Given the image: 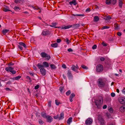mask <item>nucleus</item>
Instances as JSON below:
<instances>
[{"label": "nucleus", "mask_w": 125, "mask_h": 125, "mask_svg": "<svg viewBox=\"0 0 125 125\" xmlns=\"http://www.w3.org/2000/svg\"><path fill=\"white\" fill-rule=\"evenodd\" d=\"M18 47L20 49V50H23V48L22 47V46L20 45H18Z\"/></svg>", "instance_id": "nucleus-48"}, {"label": "nucleus", "mask_w": 125, "mask_h": 125, "mask_svg": "<svg viewBox=\"0 0 125 125\" xmlns=\"http://www.w3.org/2000/svg\"><path fill=\"white\" fill-rule=\"evenodd\" d=\"M105 3L109 5L111 4V0H106Z\"/></svg>", "instance_id": "nucleus-32"}, {"label": "nucleus", "mask_w": 125, "mask_h": 125, "mask_svg": "<svg viewBox=\"0 0 125 125\" xmlns=\"http://www.w3.org/2000/svg\"><path fill=\"white\" fill-rule=\"evenodd\" d=\"M93 122L92 120L90 118H88L85 121V124L86 125L90 124Z\"/></svg>", "instance_id": "nucleus-11"}, {"label": "nucleus", "mask_w": 125, "mask_h": 125, "mask_svg": "<svg viewBox=\"0 0 125 125\" xmlns=\"http://www.w3.org/2000/svg\"><path fill=\"white\" fill-rule=\"evenodd\" d=\"M51 101L49 100L48 102V107H50L51 106Z\"/></svg>", "instance_id": "nucleus-43"}, {"label": "nucleus", "mask_w": 125, "mask_h": 125, "mask_svg": "<svg viewBox=\"0 0 125 125\" xmlns=\"http://www.w3.org/2000/svg\"><path fill=\"white\" fill-rule=\"evenodd\" d=\"M102 44L103 46H107L108 44L107 43L104 42H103Z\"/></svg>", "instance_id": "nucleus-40"}, {"label": "nucleus", "mask_w": 125, "mask_h": 125, "mask_svg": "<svg viewBox=\"0 0 125 125\" xmlns=\"http://www.w3.org/2000/svg\"><path fill=\"white\" fill-rule=\"evenodd\" d=\"M69 3L71 5H76L77 4V3L75 0H73L72 1H70Z\"/></svg>", "instance_id": "nucleus-14"}, {"label": "nucleus", "mask_w": 125, "mask_h": 125, "mask_svg": "<svg viewBox=\"0 0 125 125\" xmlns=\"http://www.w3.org/2000/svg\"><path fill=\"white\" fill-rule=\"evenodd\" d=\"M123 3L121 0H119V6L120 8H122Z\"/></svg>", "instance_id": "nucleus-29"}, {"label": "nucleus", "mask_w": 125, "mask_h": 125, "mask_svg": "<svg viewBox=\"0 0 125 125\" xmlns=\"http://www.w3.org/2000/svg\"><path fill=\"white\" fill-rule=\"evenodd\" d=\"M52 25H49L51 27H54L55 28H60L61 27H55V26H56V25H57V23H53V22H52Z\"/></svg>", "instance_id": "nucleus-15"}, {"label": "nucleus", "mask_w": 125, "mask_h": 125, "mask_svg": "<svg viewBox=\"0 0 125 125\" xmlns=\"http://www.w3.org/2000/svg\"><path fill=\"white\" fill-rule=\"evenodd\" d=\"M43 65L44 67H48L49 66V65L48 63L46 62H44L43 63Z\"/></svg>", "instance_id": "nucleus-22"}, {"label": "nucleus", "mask_w": 125, "mask_h": 125, "mask_svg": "<svg viewBox=\"0 0 125 125\" xmlns=\"http://www.w3.org/2000/svg\"><path fill=\"white\" fill-rule=\"evenodd\" d=\"M98 84L99 87H102L104 86L105 83L103 82L102 80L101 79L99 80Z\"/></svg>", "instance_id": "nucleus-5"}, {"label": "nucleus", "mask_w": 125, "mask_h": 125, "mask_svg": "<svg viewBox=\"0 0 125 125\" xmlns=\"http://www.w3.org/2000/svg\"><path fill=\"white\" fill-rule=\"evenodd\" d=\"M19 9V7H15L14 8V9L16 10H17Z\"/></svg>", "instance_id": "nucleus-61"}, {"label": "nucleus", "mask_w": 125, "mask_h": 125, "mask_svg": "<svg viewBox=\"0 0 125 125\" xmlns=\"http://www.w3.org/2000/svg\"><path fill=\"white\" fill-rule=\"evenodd\" d=\"M59 115H57L54 116H53V118L55 119H57V118H58L59 119Z\"/></svg>", "instance_id": "nucleus-46"}, {"label": "nucleus", "mask_w": 125, "mask_h": 125, "mask_svg": "<svg viewBox=\"0 0 125 125\" xmlns=\"http://www.w3.org/2000/svg\"><path fill=\"white\" fill-rule=\"evenodd\" d=\"M97 45H94L92 47V48L93 49H96L97 48Z\"/></svg>", "instance_id": "nucleus-49"}, {"label": "nucleus", "mask_w": 125, "mask_h": 125, "mask_svg": "<svg viewBox=\"0 0 125 125\" xmlns=\"http://www.w3.org/2000/svg\"><path fill=\"white\" fill-rule=\"evenodd\" d=\"M109 41H114V39L113 37L112 36H111L110 38L109 39Z\"/></svg>", "instance_id": "nucleus-50"}, {"label": "nucleus", "mask_w": 125, "mask_h": 125, "mask_svg": "<svg viewBox=\"0 0 125 125\" xmlns=\"http://www.w3.org/2000/svg\"><path fill=\"white\" fill-rule=\"evenodd\" d=\"M63 87H60L59 88V90L60 91V92L61 93H62V91L63 89Z\"/></svg>", "instance_id": "nucleus-37"}, {"label": "nucleus", "mask_w": 125, "mask_h": 125, "mask_svg": "<svg viewBox=\"0 0 125 125\" xmlns=\"http://www.w3.org/2000/svg\"><path fill=\"white\" fill-rule=\"evenodd\" d=\"M90 8H87L86 10V11L87 12H89L90 11Z\"/></svg>", "instance_id": "nucleus-59"}, {"label": "nucleus", "mask_w": 125, "mask_h": 125, "mask_svg": "<svg viewBox=\"0 0 125 125\" xmlns=\"http://www.w3.org/2000/svg\"><path fill=\"white\" fill-rule=\"evenodd\" d=\"M109 28V27L107 26H104L102 28V29L103 30L105 29H108Z\"/></svg>", "instance_id": "nucleus-42"}, {"label": "nucleus", "mask_w": 125, "mask_h": 125, "mask_svg": "<svg viewBox=\"0 0 125 125\" xmlns=\"http://www.w3.org/2000/svg\"><path fill=\"white\" fill-rule=\"evenodd\" d=\"M119 102L122 104H125V98L121 97L119 98Z\"/></svg>", "instance_id": "nucleus-9"}, {"label": "nucleus", "mask_w": 125, "mask_h": 125, "mask_svg": "<svg viewBox=\"0 0 125 125\" xmlns=\"http://www.w3.org/2000/svg\"><path fill=\"white\" fill-rule=\"evenodd\" d=\"M115 94L114 93H111V95L112 97H114L115 96Z\"/></svg>", "instance_id": "nucleus-55"}, {"label": "nucleus", "mask_w": 125, "mask_h": 125, "mask_svg": "<svg viewBox=\"0 0 125 125\" xmlns=\"http://www.w3.org/2000/svg\"><path fill=\"white\" fill-rule=\"evenodd\" d=\"M67 74V76L69 79H72L73 75L71 74V71L70 70L68 71Z\"/></svg>", "instance_id": "nucleus-10"}, {"label": "nucleus", "mask_w": 125, "mask_h": 125, "mask_svg": "<svg viewBox=\"0 0 125 125\" xmlns=\"http://www.w3.org/2000/svg\"><path fill=\"white\" fill-rule=\"evenodd\" d=\"M50 33V32L46 30H44L42 33V34L44 35H48Z\"/></svg>", "instance_id": "nucleus-12"}, {"label": "nucleus", "mask_w": 125, "mask_h": 125, "mask_svg": "<svg viewBox=\"0 0 125 125\" xmlns=\"http://www.w3.org/2000/svg\"><path fill=\"white\" fill-rule=\"evenodd\" d=\"M103 67L102 65L101 64L98 65L96 67V71L97 72H101L103 70Z\"/></svg>", "instance_id": "nucleus-4"}, {"label": "nucleus", "mask_w": 125, "mask_h": 125, "mask_svg": "<svg viewBox=\"0 0 125 125\" xmlns=\"http://www.w3.org/2000/svg\"><path fill=\"white\" fill-rule=\"evenodd\" d=\"M14 65V64L12 62L9 63H8V65L10 66V65Z\"/></svg>", "instance_id": "nucleus-64"}, {"label": "nucleus", "mask_w": 125, "mask_h": 125, "mask_svg": "<svg viewBox=\"0 0 125 125\" xmlns=\"http://www.w3.org/2000/svg\"><path fill=\"white\" fill-rule=\"evenodd\" d=\"M81 66L84 69L86 70V69H88V68L87 66H85L84 65H81Z\"/></svg>", "instance_id": "nucleus-35"}, {"label": "nucleus", "mask_w": 125, "mask_h": 125, "mask_svg": "<svg viewBox=\"0 0 125 125\" xmlns=\"http://www.w3.org/2000/svg\"><path fill=\"white\" fill-rule=\"evenodd\" d=\"M66 42H67V43L68 44H69V43L71 42L70 41H69V39L68 38L66 39Z\"/></svg>", "instance_id": "nucleus-45"}, {"label": "nucleus", "mask_w": 125, "mask_h": 125, "mask_svg": "<svg viewBox=\"0 0 125 125\" xmlns=\"http://www.w3.org/2000/svg\"><path fill=\"white\" fill-rule=\"evenodd\" d=\"M21 77L20 76H15L13 77L12 78V79L13 80H17L19 79Z\"/></svg>", "instance_id": "nucleus-28"}, {"label": "nucleus", "mask_w": 125, "mask_h": 125, "mask_svg": "<svg viewBox=\"0 0 125 125\" xmlns=\"http://www.w3.org/2000/svg\"><path fill=\"white\" fill-rule=\"evenodd\" d=\"M42 116L44 118H46L48 115H47L46 113L44 112H42L41 113Z\"/></svg>", "instance_id": "nucleus-17"}, {"label": "nucleus", "mask_w": 125, "mask_h": 125, "mask_svg": "<svg viewBox=\"0 0 125 125\" xmlns=\"http://www.w3.org/2000/svg\"><path fill=\"white\" fill-rule=\"evenodd\" d=\"M105 60V58L103 57H101L100 58V60L101 61H104Z\"/></svg>", "instance_id": "nucleus-58"}, {"label": "nucleus", "mask_w": 125, "mask_h": 125, "mask_svg": "<svg viewBox=\"0 0 125 125\" xmlns=\"http://www.w3.org/2000/svg\"><path fill=\"white\" fill-rule=\"evenodd\" d=\"M114 26L115 27V29L116 30H118L119 28L118 24L117 23L115 24Z\"/></svg>", "instance_id": "nucleus-27"}, {"label": "nucleus", "mask_w": 125, "mask_h": 125, "mask_svg": "<svg viewBox=\"0 0 125 125\" xmlns=\"http://www.w3.org/2000/svg\"><path fill=\"white\" fill-rule=\"evenodd\" d=\"M3 10L5 12H7L9 11H11L10 10L5 8L3 9Z\"/></svg>", "instance_id": "nucleus-41"}, {"label": "nucleus", "mask_w": 125, "mask_h": 125, "mask_svg": "<svg viewBox=\"0 0 125 125\" xmlns=\"http://www.w3.org/2000/svg\"><path fill=\"white\" fill-rule=\"evenodd\" d=\"M117 34L118 36H121L122 35L121 33L119 32H118L117 33Z\"/></svg>", "instance_id": "nucleus-60"}, {"label": "nucleus", "mask_w": 125, "mask_h": 125, "mask_svg": "<svg viewBox=\"0 0 125 125\" xmlns=\"http://www.w3.org/2000/svg\"><path fill=\"white\" fill-rule=\"evenodd\" d=\"M71 93V91L70 90H69L68 91L66 92V94L68 96L69 95V94H70Z\"/></svg>", "instance_id": "nucleus-38"}, {"label": "nucleus", "mask_w": 125, "mask_h": 125, "mask_svg": "<svg viewBox=\"0 0 125 125\" xmlns=\"http://www.w3.org/2000/svg\"><path fill=\"white\" fill-rule=\"evenodd\" d=\"M39 122L40 124L41 125L43 124L44 123L43 121L42 120H39Z\"/></svg>", "instance_id": "nucleus-44"}, {"label": "nucleus", "mask_w": 125, "mask_h": 125, "mask_svg": "<svg viewBox=\"0 0 125 125\" xmlns=\"http://www.w3.org/2000/svg\"><path fill=\"white\" fill-rule=\"evenodd\" d=\"M37 66L38 67L39 69H40L41 68H44V66L41 64L40 63H38L37 64Z\"/></svg>", "instance_id": "nucleus-21"}, {"label": "nucleus", "mask_w": 125, "mask_h": 125, "mask_svg": "<svg viewBox=\"0 0 125 125\" xmlns=\"http://www.w3.org/2000/svg\"><path fill=\"white\" fill-rule=\"evenodd\" d=\"M74 16H84V14H76L74 15Z\"/></svg>", "instance_id": "nucleus-47"}, {"label": "nucleus", "mask_w": 125, "mask_h": 125, "mask_svg": "<svg viewBox=\"0 0 125 125\" xmlns=\"http://www.w3.org/2000/svg\"><path fill=\"white\" fill-rule=\"evenodd\" d=\"M72 27V25H70L67 26L63 27H62L61 29H69Z\"/></svg>", "instance_id": "nucleus-18"}, {"label": "nucleus", "mask_w": 125, "mask_h": 125, "mask_svg": "<svg viewBox=\"0 0 125 125\" xmlns=\"http://www.w3.org/2000/svg\"><path fill=\"white\" fill-rule=\"evenodd\" d=\"M99 18L97 16H95L94 17V20L95 22H97L99 20Z\"/></svg>", "instance_id": "nucleus-25"}, {"label": "nucleus", "mask_w": 125, "mask_h": 125, "mask_svg": "<svg viewBox=\"0 0 125 125\" xmlns=\"http://www.w3.org/2000/svg\"><path fill=\"white\" fill-rule=\"evenodd\" d=\"M75 96V94L74 93H72L70 95L69 98H72Z\"/></svg>", "instance_id": "nucleus-34"}, {"label": "nucleus", "mask_w": 125, "mask_h": 125, "mask_svg": "<svg viewBox=\"0 0 125 125\" xmlns=\"http://www.w3.org/2000/svg\"><path fill=\"white\" fill-rule=\"evenodd\" d=\"M80 26V25L79 24H74L72 25L73 28L74 29L79 27Z\"/></svg>", "instance_id": "nucleus-19"}, {"label": "nucleus", "mask_w": 125, "mask_h": 125, "mask_svg": "<svg viewBox=\"0 0 125 125\" xmlns=\"http://www.w3.org/2000/svg\"><path fill=\"white\" fill-rule=\"evenodd\" d=\"M51 46L53 47L56 48L57 47L58 44L56 42L52 43L51 44Z\"/></svg>", "instance_id": "nucleus-26"}, {"label": "nucleus", "mask_w": 125, "mask_h": 125, "mask_svg": "<svg viewBox=\"0 0 125 125\" xmlns=\"http://www.w3.org/2000/svg\"><path fill=\"white\" fill-rule=\"evenodd\" d=\"M122 93L124 94H125V88H124V89L122 91Z\"/></svg>", "instance_id": "nucleus-63"}, {"label": "nucleus", "mask_w": 125, "mask_h": 125, "mask_svg": "<svg viewBox=\"0 0 125 125\" xmlns=\"http://www.w3.org/2000/svg\"><path fill=\"white\" fill-rule=\"evenodd\" d=\"M47 119V121L49 123L51 122L52 121L53 118L51 116L48 115L47 117L46 118Z\"/></svg>", "instance_id": "nucleus-13"}, {"label": "nucleus", "mask_w": 125, "mask_h": 125, "mask_svg": "<svg viewBox=\"0 0 125 125\" xmlns=\"http://www.w3.org/2000/svg\"><path fill=\"white\" fill-rule=\"evenodd\" d=\"M39 85H37L35 87L34 89H38L39 87Z\"/></svg>", "instance_id": "nucleus-54"}, {"label": "nucleus", "mask_w": 125, "mask_h": 125, "mask_svg": "<svg viewBox=\"0 0 125 125\" xmlns=\"http://www.w3.org/2000/svg\"><path fill=\"white\" fill-rule=\"evenodd\" d=\"M62 68L65 69H66V65L64 64H63L62 65Z\"/></svg>", "instance_id": "nucleus-56"}, {"label": "nucleus", "mask_w": 125, "mask_h": 125, "mask_svg": "<svg viewBox=\"0 0 125 125\" xmlns=\"http://www.w3.org/2000/svg\"><path fill=\"white\" fill-rule=\"evenodd\" d=\"M107 107V105H104L103 106V109H106Z\"/></svg>", "instance_id": "nucleus-62"}, {"label": "nucleus", "mask_w": 125, "mask_h": 125, "mask_svg": "<svg viewBox=\"0 0 125 125\" xmlns=\"http://www.w3.org/2000/svg\"><path fill=\"white\" fill-rule=\"evenodd\" d=\"M26 78L27 79H28L29 80V81L30 82H31V80L30 78V77L29 76H27Z\"/></svg>", "instance_id": "nucleus-51"}, {"label": "nucleus", "mask_w": 125, "mask_h": 125, "mask_svg": "<svg viewBox=\"0 0 125 125\" xmlns=\"http://www.w3.org/2000/svg\"><path fill=\"white\" fill-rule=\"evenodd\" d=\"M9 31L10 30L9 29H4L2 30V32L3 34L5 35L6 33H7L9 32Z\"/></svg>", "instance_id": "nucleus-23"}, {"label": "nucleus", "mask_w": 125, "mask_h": 125, "mask_svg": "<svg viewBox=\"0 0 125 125\" xmlns=\"http://www.w3.org/2000/svg\"><path fill=\"white\" fill-rule=\"evenodd\" d=\"M72 117L69 118L68 119L67 123L69 125H70V123L72 121Z\"/></svg>", "instance_id": "nucleus-24"}, {"label": "nucleus", "mask_w": 125, "mask_h": 125, "mask_svg": "<svg viewBox=\"0 0 125 125\" xmlns=\"http://www.w3.org/2000/svg\"><path fill=\"white\" fill-rule=\"evenodd\" d=\"M61 41V40L60 38H59L57 40V43H60Z\"/></svg>", "instance_id": "nucleus-52"}, {"label": "nucleus", "mask_w": 125, "mask_h": 125, "mask_svg": "<svg viewBox=\"0 0 125 125\" xmlns=\"http://www.w3.org/2000/svg\"><path fill=\"white\" fill-rule=\"evenodd\" d=\"M52 69H55L56 68V67L54 64H51L50 65Z\"/></svg>", "instance_id": "nucleus-30"}, {"label": "nucleus", "mask_w": 125, "mask_h": 125, "mask_svg": "<svg viewBox=\"0 0 125 125\" xmlns=\"http://www.w3.org/2000/svg\"><path fill=\"white\" fill-rule=\"evenodd\" d=\"M19 44L21 46H23L25 48H27V46L25 44L22 42H19Z\"/></svg>", "instance_id": "nucleus-20"}, {"label": "nucleus", "mask_w": 125, "mask_h": 125, "mask_svg": "<svg viewBox=\"0 0 125 125\" xmlns=\"http://www.w3.org/2000/svg\"><path fill=\"white\" fill-rule=\"evenodd\" d=\"M98 120L99 121L100 125H105L104 121L103 118L101 117H99Z\"/></svg>", "instance_id": "nucleus-7"}, {"label": "nucleus", "mask_w": 125, "mask_h": 125, "mask_svg": "<svg viewBox=\"0 0 125 125\" xmlns=\"http://www.w3.org/2000/svg\"><path fill=\"white\" fill-rule=\"evenodd\" d=\"M79 68L78 66L76 64V66L72 65L71 67V69L75 72H77V69Z\"/></svg>", "instance_id": "nucleus-6"}, {"label": "nucleus", "mask_w": 125, "mask_h": 125, "mask_svg": "<svg viewBox=\"0 0 125 125\" xmlns=\"http://www.w3.org/2000/svg\"><path fill=\"white\" fill-rule=\"evenodd\" d=\"M14 69L13 68L10 67H8L5 68V70L8 72H10L13 74H14L16 73V71L14 70H13Z\"/></svg>", "instance_id": "nucleus-3"}, {"label": "nucleus", "mask_w": 125, "mask_h": 125, "mask_svg": "<svg viewBox=\"0 0 125 125\" xmlns=\"http://www.w3.org/2000/svg\"><path fill=\"white\" fill-rule=\"evenodd\" d=\"M111 4L113 5L115 4L116 2V0H111Z\"/></svg>", "instance_id": "nucleus-33"}, {"label": "nucleus", "mask_w": 125, "mask_h": 125, "mask_svg": "<svg viewBox=\"0 0 125 125\" xmlns=\"http://www.w3.org/2000/svg\"><path fill=\"white\" fill-rule=\"evenodd\" d=\"M103 97L101 96H99L96 99H94V101L97 107L100 109L101 108V105L103 103Z\"/></svg>", "instance_id": "nucleus-1"}, {"label": "nucleus", "mask_w": 125, "mask_h": 125, "mask_svg": "<svg viewBox=\"0 0 125 125\" xmlns=\"http://www.w3.org/2000/svg\"><path fill=\"white\" fill-rule=\"evenodd\" d=\"M64 118V113L62 112L61 113L60 115V116L59 117V120H61L62 119Z\"/></svg>", "instance_id": "nucleus-16"}, {"label": "nucleus", "mask_w": 125, "mask_h": 125, "mask_svg": "<svg viewBox=\"0 0 125 125\" xmlns=\"http://www.w3.org/2000/svg\"><path fill=\"white\" fill-rule=\"evenodd\" d=\"M55 103L57 105H58L60 103V102L58 101L57 100H55Z\"/></svg>", "instance_id": "nucleus-39"}, {"label": "nucleus", "mask_w": 125, "mask_h": 125, "mask_svg": "<svg viewBox=\"0 0 125 125\" xmlns=\"http://www.w3.org/2000/svg\"><path fill=\"white\" fill-rule=\"evenodd\" d=\"M42 57L43 58H45L46 59L49 60L51 58L49 55L44 52H42L40 54Z\"/></svg>", "instance_id": "nucleus-2"}, {"label": "nucleus", "mask_w": 125, "mask_h": 125, "mask_svg": "<svg viewBox=\"0 0 125 125\" xmlns=\"http://www.w3.org/2000/svg\"><path fill=\"white\" fill-rule=\"evenodd\" d=\"M40 71L41 74L43 75H45L46 74V70L44 68H41L40 70Z\"/></svg>", "instance_id": "nucleus-8"}, {"label": "nucleus", "mask_w": 125, "mask_h": 125, "mask_svg": "<svg viewBox=\"0 0 125 125\" xmlns=\"http://www.w3.org/2000/svg\"><path fill=\"white\" fill-rule=\"evenodd\" d=\"M125 105H123L120 108V109L121 112L123 111L125 109Z\"/></svg>", "instance_id": "nucleus-31"}, {"label": "nucleus", "mask_w": 125, "mask_h": 125, "mask_svg": "<svg viewBox=\"0 0 125 125\" xmlns=\"http://www.w3.org/2000/svg\"><path fill=\"white\" fill-rule=\"evenodd\" d=\"M67 51L69 52H72L73 51V50L71 48L68 49L67 50Z\"/></svg>", "instance_id": "nucleus-53"}, {"label": "nucleus", "mask_w": 125, "mask_h": 125, "mask_svg": "<svg viewBox=\"0 0 125 125\" xmlns=\"http://www.w3.org/2000/svg\"><path fill=\"white\" fill-rule=\"evenodd\" d=\"M112 17L110 16H106V18L105 19V20H109L110 19H111Z\"/></svg>", "instance_id": "nucleus-36"}, {"label": "nucleus", "mask_w": 125, "mask_h": 125, "mask_svg": "<svg viewBox=\"0 0 125 125\" xmlns=\"http://www.w3.org/2000/svg\"><path fill=\"white\" fill-rule=\"evenodd\" d=\"M109 111L111 113H112L113 110L112 108H110V109H109Z\"/></svg>", "instance_id": "nucleus-57"}]
</instances>
